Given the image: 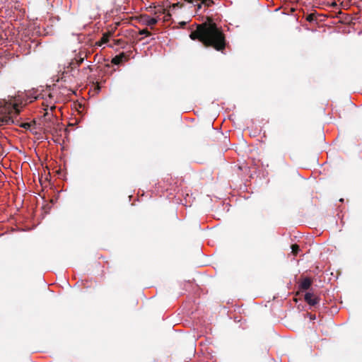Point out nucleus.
<instances>
[{
	"label": "nucleus",
	"mask_w": 362,
	"mask_h": 362,
	"mask_svg": "<svg viewBox=\"0 0 362 362\" xmlns=\"http://www.w3.org/2000/svg\"><path fill=\"white\" fill-rule=\"evenodd\" d=\"M189 37L198 40L206 47H211L217 51L223 52L226 46L225 35L215 23L209 19V22L199 24L197 29L192 31Z\"/></svg>",
	"instance_id": "f257e3e1"
},
{
	"label": "nucleus",
	"mask_w": 362,
	"mask_h": 362,
	"mask_svg": "<svg viewBox=\"0 0 362 362\" xmlns=\"http://www.w3.org/2000/svg\"><path fill=\"white\" fill-rule=\"evenodd\" d=\"M38 98V96H33L31 93L25 96L18 95L11 97L8 101L4 100V105L0 107V125L8 124H18V118L21 109L28 103H31Z\"/></svg>",
	"instance_id": "f03ea898"
},
{
	"label": "nucleus",
	"mask_w": 362,
	"mask_h": 362,
	"mask_svg": "<svg viewBox=\"0 0 362 362\" xmlns=\"http://www.w3.org/2000/svg\"><path fill=\"white\" fill-rule=\"evenodd\" d=\"M185 2L192 4L194 6H197V9L202 8V5H204L206 7L211 6L214 1L213 0H184Z\"/></svg>",
	"instance_id": "7ed1b4c3"
},
{
	"label": "nucleus",
	"mask_w": 362,
	"mask_h": 362,
	"mask_svg": "<svg viewBox=\"0 0 362 362\" xmlns=\"http://www.w3.org/2000/svg\"><path fill=\"white\" fill-rule=\"evenodd\" d=\"M304 299L311 306H315L320 302V298L312 293H306Z\"/></svg>",
	"instance_id": "20e7f679"
},
{
	"label": "nucleus",
	"mask_w": 362,
	"mask_h": 362,
	"mask_svg": "<svg viewBox=\"0 0 362 362\" xmlns=\"http://www.w3.org/2000/svg\"><path fill=\"white\" fill-rule=\"evenodd\" d=\"M141 21L144 25L152 27L158 23L156 18H151L148 16H141Z\"/></svg>",
	"instance_id": "39448f33"
},
{
	"label": "nucleus",
	"mask_w": 362,
	"mask_h": 362,
	"mask_svg": "<svg viewBox=\"0 0 362 362\" xmlns=\"http://www.w3.org/2000/svg\"><path fill=\"white\" fill-rule=\"evenodd\" d=\"M127 59V57L126 54L124 52H122L118 55H116L115 57H113L112 59V63L115 65H118Z\"/></svg>",
	"instance_id": "423d86ee"
},
{
	"label": "nucleus",
	"mask_w": 362,
	"mask_h": 362,
	"mask_svg": "<svg viewBox=\"0 0 362 362\" xmlns=\"http://www.w3.org/2000/svg\"><path fill=\"white\" fill-rule=\"evenodd\" d=\"M312 284L311 279L307 277L303 279L299 285V288L302 290H308Z\"/></svg>",
	"instance_id": "0eeeda50"
},
{
	"label": "nucleus",
	"mask_w": 362,
	"mask_h": 362,
	"mask_svg": "<svg viewBox=\"0 0 362 362\" xmlns=\"http://www.w3.org/2000/svg\"><path fill=\"white\" fill-rule=\"evenodd\" d=\"M112 33H104L103 35V37L100 40L101 42L99 44L100 45L101 44H104V43H106L108 42L109 40V37L111 36Z\"/></svg>",
	"instance_id": "6e6552de"
},
{
	"label": "nucleus",
	"mask_w": 362,
	"mask_h": 362,
	"mask_svg": "<svg viewBox=\"0 0 362 362\" xmlns=\"http://www.w3.org/2000/svg\"><path fill=\"white\" fill-rule=\"evenodd\" d=\"M291 248V252L294 256L297 255L298 252L300 251L299 245H298L297 244H293Z\"/></svg>",
	"instance_id": "1a4fd4ad"
},
{
	"label": "nucleus",
	"mask_w": 362,
	"mask_h": 362,
	"mask_svg": "<svg viewBox=\"0 0 362 362\" xmlns=\"http://www.w3.org/2000/svg\"><path fill=\"white\" fill-rule=\"evenodd\" d=\"M306 20L308 22H313L316 20V16L315 13H310L307 16Z\"/></svg>",
	"instance_id": "9d476101"
},
{
	"label": "nucleus",
	"mask_w": 362,
	"mask_h": 362,
	"mask_svg": "<svg viewBox=\"0 0 362 362\" xmlns=\"http://www.w3.org/2000/svg\"><path fill=\"white\" fill-rule=\"evenodd\" d=\"M139 35H145L146 36H150L151 35V32H149L147 29L140 30L139 32Z\"/></svg>",
	"instance_id": "9b49d317"
},
{
	"label": "nucleus",
	"mask_w": 362,
	"mask_h": 362,
	"mask_svg": "<svg viewBox=\"0 0 362 362\" xmlns=\"http://www.w3.org/2000/svg\"><path fill=\"white\" fill-rule=\"evenodd\" d=\"M19 126L25 129H28L31 127V123H28V122L21 123L19 124Z\"/></svg>",
	"instance_id": "f8f14e48"
},
{
	"label": "nucleus",
	"mask_w": 362,
	"mask_h": 362,
	"mask_svg": "<svg viewBox=\"0 0 362 362\" xmlns=\"http://www.w3.org/2000/svg\"><path fill=\"white\" fill-rule=\"evenodd\" d=\"M183 6V4L182 3H180V2H177V3H175V4H173L172 5V7L173 8H182Z\"/></svg>",
	"instance_id": "ddd939ff"
},
{
	"label": "nucleus",
	"mask_w": 362,
	"mask_h": 362,
	"mask_svg": "<svg viewBox=\"0 0 362 362\" xmlns=\"http://www.w3.org/2000/svg\"><path fill=\"white\" fill-rule=\"evenodd\" d=\"M83 60H84L83 57H80L79 59H76V64L77 65V66H79L83 63Z\"/></svg>",
	"instance_id": "4468645a"
},
{
	"label": "nucleus",
	"mask_w": 362,
	"mask_h": 362,
	"mask_svg": "<svg viewBox=\"0 0 362 362\" xmlns=\"http://www.w3.org/2000/svg\"><path fill=\"white\" fill-rule=\"evenodd\" d=\"M86 69H89V70H90V71H92V70H93V69H92V68H91L90 66H88Z\"/></svg>",
	"instance_id": "2eb2a0df"
},
{
	"label": "nucleus",
	"mask_w": 362,
	"mask_h": 362,
	"mask_svg": "<svg viewBox=\"0 0 362 362\" xmlns=\"http://www.w3.org/2000/svg\"><path fill=\"white\" fill-rule=\"evenodd\" d=\"M55 108H56V107H55V106H52V107H51V110H54Z\"/></svg>",
	"instance_id": "dca6fc26"
},
{
	"label": "nucleus",
	"mask_w": 362,
	"mask_h": 362,
	"mask_svg": "<svg viewBox=\"0 0 362 362\" xmlns=\"http://www.w3.org/2000/svg\"><path fill=\"white\" fill-rule=\"evenodd\" d=\"M47 115H48V112H46V113L45 114V117H46Z\"/></svg>",
	"instance_id": "f3484780"
}]
</instances>
